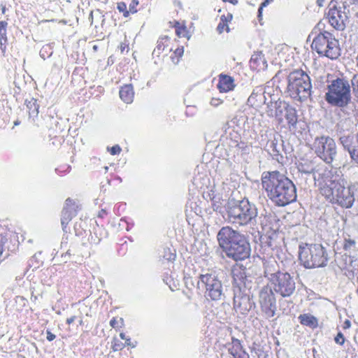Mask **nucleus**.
<instances>
[{
    "label": "nucleus",
    "instance_id": "nucleus-15",
    "mask_svg": "<svg viewBox=\"0 0 358 358\" xmlns=\"http://www.w3.org/2000/svg\"><path fill=\"white\" fill-rule=\"evenodd\" d=\"M299 172L305 174H313L314 180H322V173L319 172V169H316V166L314 165L313 162L311 161H304L303 162H300L297 166Z\"/></svg>",
    "mask_w": 358,
    "mask_h": 358
},
{
    "label": "nucleus",
    "instance_id": "nucleus-28",
    "mask_svg": "<svg viewBox=\"0 0 358 358\" xmlns=\"http://www.w3.org/2000/svg\"><path fill=\"white\" fill-rule=\"evenodd\" d=\"M356 248V241L350 238V235H348L344 238L343 249L345 250H353Z\"/></svg>",
    "mask_w": 358,
    "mask_h": 358
},
{
    "label": "nucleus",
    "instance_id": "nucleus-25",
    "mask_svg": "<svg viewBox=\"0 0 358 358\" xmlns=\"http://www.w3.org/2000/svg\"><path fill=\"white\" fill-rule=\"evenodd\" d=\"M8 23L5 21H0V45L3 52L6 50V43L7 42L6 27Z\"/></svg>",
    "mask_w": 358,
    "mask_h": 358
},
{
    "label": "nucleus",
    "instance_id": "nucleus-37",
    "mask_svg": "<svg viewBox=\"0 0 358 358\" xmlns=\"http://www.w3.org/2000/svg\"><path fill=\"white\" fill-rule=\"evenodd\" d=\"M121 150V148L118 145H115L110 149V152L112 155H115L119 154Z\"/></svg>",
    "mask_w": 358,
    "mask_h": 358
},
{
    "label": "nucleus",
    "instance_id": "nucleus-20",
    "mask_svg": "<svg viewBox=\"0 0 358 358\" xmlns=\"http://www.w3.org/2000/svg\"><path fill=\"white\" fill-rule=\"evenodd\" d=\"M229 352L234 357V358H248V355L243 350V347L241 343L238 339L233 338L232 342L231 343V346H229Z\"/></svg>",
    "mask_w": 358,
    "mask_h": 358
},
{
    "label": "nucleus",
    "instance_id": "nucleus-22",
    "mask_svg": "<svg viewBox=\"0 0 358 358\" xmlns=\"http://www.w3.org/2000/svg\"><path fill=\"white\" fill-rule=\"evenodd\" d=\"M134 96V92L131 85H126L120 90V99L127 103H130L133 101Z\"/></svg>",
    "mask_w": 358,
    "mask_h": 358
},
{
    "label": "nucleus",
    "instance_id": "nucleus-4",
    "mask_svg": "<svg viewBox=\"0 0 358 358\" xmlns=\"http://www.w3.org/2000/svg\"><path fill=\"white\" fill-rule=\"evenodd\" d=\"M227 211L230 222L239 225H247L256 222L258 210L255 203L248 199L231 200L228 202Z\"/></svg>",
    "mask_w": 358,
    "mask_h": 358
},
{
    "label": "nucleus",
    "instance_id": "nucleus-26",
    "mask_svg": "<svg viewBox=\"0 0 358 358\" xmlns=\"http://www.w3.org/2000/svg\"><path fill=\"white\" fill-rule=\"evenodd\" d=\"M167 37L159 38L157 42V46L154 49L152 54L159 57L166 47L167 45L166 43L167 42Z\"/></svg>",
    "mask_w": 358,
    "mask_h": 358
},
{
    "label": "nucleus",
    "instance_id": "nucleus-9",
    "mask_svg": "<svg viewBox=\"0 0 358 358\" xmlns=\"http://www.w3.org/2000/svg\"><path fill=\"white\" fill-rule=\"evenodd\" d=\"M311 47L318 55L331 59H336L341 55L338 40L328 31L320 32L315 36Z\"/></svg>",
    "mask_w": 358,
    "mask_h": 358
},
{
    "label": "nucleus",
    "instance_id": "nucleus-34",
    "mask_svg": "<svg viewBox=\"0 0 358 358\" xmlns=\"http://www.w3.org/2000/svg\"><path fill=\"white\" fill-rule=\"evenodd\" d=\"M334 341L337 344L343 345L345 343V337L341 332H338L336 336L334 338Z\"/></svg>",
    "mask_w": 358,
    "mask_h": 358
},
{
    "label": "nucleus",
    "instance_id": "nucleus-41",
    "mask_svg": "<svg viewBox=\"0 0 358 358\" xmlns=\"http://www.w3.org/2000/svg\"><path fill=\"white\" fill-rule=\"evenodd\" d=\"M136 344H137V342H134V343H131L130 341V338H127L126 340H125V344L124 345H128V346H131V348H135L136 346Z\"/></svg>",
    "mask_w": 358,
    "mask_h": 358
},
{
    "label": "nucleus",
    "instance_id": "nucleus-16",
    "mask_svg": "<svg viewBox=\"0 0 358 358\" xmlns=\"http://www.w3.org/2000/svg\"><path fill=\"white\" fill-rule=\"evenodd\" d=\"M270 106H273L275 112L271 111L269 117H275L280 122L282 121V117L285 115L289 105L285 101L278 100L270 102Z\"/></svg>",
    "mask_w": 358,
    "mask_h": 358
},
{
    "label": "nucleus",
    "instance_id": "nucleus-27",
    "mask_svg": "<svg viewBox=\"0 0 358 358\" xmlns=\"http://www.w3.org/2000/svg\"><path fill=\"white\" fill-rule=\"evenodd\" d=\"M27 107L29 110V116H37L38 114V105L36 99H31L27 101Z\"/></svg>",
    "mask_w": 358,
    "mask_h": 358
},
{
    "label": "nucleus",
    "instance_id": "nucleus-55",
    "mask_svg": "<svg viewBox=\"0 0 358 358\" xmlns=\"http://www.w3.org/2000/svg\"><path fill=\"white\" fill-rule=\"evenodd\" d=\"M236 276H238V274H236L235 271H234V278L235 280H236Z\"/></svg>",
    "mask_w": 358,
    "mask_h": 358
},
{
    "label": "nucleus",
    "instance_id": "nucleus-47",
    "mask_svg": "<svg viewBox=\"0 0 358 358\" xmlns=\"http://www.w3.org/2000/svg\"><path fill=\"white\" fill-rule=\"evenodd\" d=\"M116 324H117V320H115V318H113V319L110 321V325L113 328H115V327H116Z\"/></svg>",
    "mask_w": 358,
    "mask_h": 358
},
{
    "label": "nucleus",
    "instance_id": "nucleus-57",
    "mask_svg": "<svg viewBox=\"0 0 358 358\" xmlns=\"http://www.w3.org/2000/svg\"><path fill=\"white\" fill-rule=\"evenodd\" d=\"M79 324H80V325H82V324H83V320H80L79 321Z\"/></svg>",
    "mask_w": 358,
    "mask_h": 358
},
{
    "label": "nucleus",
    "instance_id": "nucleus-2",
    "mask_svg": "<svg viewBox=\"0 0 358 358\" xmlns=\"http://www.w3.org/2000/svg\"><path fill=\"white\" fill-rule=\"evenodd\" d=\"M262 185L267 196L278 206H285L296 199L294 184L279 171L264 172Z\"/></svg>",
    "mask_w": 358,
    "mask_h": 358
},
{
    "label": "nucleus",
    "instance_id": "nucleus-1",
    "mask_svg": "<svg viewBox=\"0 0 358 358\" xmlns=\"http://www.w3.org/2000/svg\"><path fill=\"white\" fill-rule=\"evenodd\" d=\"M319 186L320 194L331 204L345 208L353 206L357 185L348 184L341 171L324 169L322 182H319Z\"/></svg>",
    "mask_w": 358,
    "mask_h": 358
},
{
    "label": "nucleus",
    "instance_id": "nucleus-6",
    "mask_svg": "<svg viewBox=\"0 0 358 358\" xmlns=\"http://www.w3.org/2000/svg\"><path fill=\"white\" fill-rule=\"evenodd\" d=\"M325 100L332 106L347 107L352 100L350 85L344 78H336L328 85Z\"/></svg>",
    "mask_w": 358,
    "mask_h": 358
},
{
    "label": "nucleus",
    "instance_id": "nucleus-31",
    "mask_svg": "<svg viewBox=\"0 0 358 358\" xmlns=\"http://www.w3.org/2000/svg\"><path fill=\"white\" fill-rule=\"evenodd\" d=\"M51 50V47L49 45H44L40 51V56L45 59L46 57H50L52 52Z\"/></svg>",
    "mask_w": 358,
    "mask_h": 358
},
{
    "label": "nucleus",
    "instance_id": "nucleus-40",
    "mask_svg": "<svg viewBox=\"0 0 358 358\" xmlns=\"http://www.w3.org/2000/svg\"><path fill=\"white\" fill-rule=\"evenodd\" d=\"M222 101L217 99H212L210 101V104L213 106H217L222 103Z\"/></svg>",
    "mask_w": 358,
    "mask_h": 358
},
{
    "label": "nucleus",
    "instance_id": "nucleus-43",
    "mask_svg": "<svg viewBox=\"0 0 358 358\" xmlns=\"http://www.w3.org/2000/svg\"><path fill=\"white\" fill-rule=\"evenodd\" d=\"M174 54L180 57L183 54V48L176 49Z\"/></svg>",
    "mask_w": 358,
    "mask_h": 358
},
{
    "label": "nucleus",
    "instance_id": "nucleus-38",
    "mask_svg": "<svg viewBox=\"0 0 358 358\" xmlns=\"http://www.w3.org/2000/svg\"><path fill=\"white\" fill-rule=\"evenodd\" d=\"M273 0H264L262 3L260 7L259 8L258 13L259 16L262 15V9L264 7L267 6L271 2H272Z\"/></svg>",
    "mask_w": 358,
    "mask_h": 358
},
{
    "label": "nucleus",
    "instance_id": "nucleus-36",
    "mask_svg": "<svg viewBox=\"0 0 358 358\" xmlns=\"http://www.w3.org/2000/svg\"><path fill=\"white\" fill-rule=\"evenodd\" d=\"M226 28L227 31H229V27L227 24L220 22L217 25V30L219 33H222Z\"/></svg>",
    "mask_w": 358,
    "mask_h": 358
},
{
    "label": "nucleus",
    "instance_id": "nucleus-58",
    "mask_svg": "<svg viewBox=\"0 0 358 358\" xmlns=\"http://www.w3.org/2000/svg\"><path fill=\"white\" fill-rule=\"evenodd\" d=\"M93 49L94 50H96L97 49V46L96 45H94Z\"/></svg>",
    "mask_w": 358,
    "mask_h": 358
},
{
    "label": "nucleus",
    "instance_id": "nucleus-3",
    "mask_svg": "<svg viewBox=\"0 0 358 358\" xmlns=\"http://www.w3.org/2000/svg\"><path fill=\"white\" fill-rule=\"evenodd\" d=\"M220 246L226 255L236 262L250 257V245L244 235L230 227H222L217 233Z\"/></svg>",
    "mask_w": 358,
    "mask_h": 358
},
{
    "label": "nucleus",
    "instance_id": "nucleus-46",
    "mask_svg": "<svg viewBox=\"0 0 358 358\" xmlns=\"http://www.w3.org/2000/svg\"><path fill=\"white\" fill-rule=\"evenodd\" d=\"M75 320H76V316H72L66 320V323L68 324H71V323H73L75 321Z\"/></svg>",
    "mask_w": 358,
    "mask_h": 358
},
{
    "label": "nucleus",
    "instance_id": "nucleus-51",
    "mask_svg": "<svg viewBox=\"0 0 358 358\" xmlns=\"http://www.w3.org/2000/svg\"><path fill=\"white\" fill-rule=\"evenodd\" d=\"M324 0H317V3L319 6L322 7L323 6Z\"/></svg>",
    "mask_w": 358,
    "mask_h": 358
},
{
    "label": "nucleus",
    "instance_id": "nucleus-8",
    "mask_svg": "<svg viewBox=\"0 0 358 358\" xmlns=\"http://www.w3.org/2000/svg\"><path fill=\"white\" fill-rule=\"evenodd\" d=\"M197 285L208 300L221 301L224 298L222 281L214 271H208L206 273L200 274Z\"/></svg>",
    "mask_w": 358,
    "mask_h": 358
},
{
    "label": "nucleus",
    "instance_id": "nucleus-56",
    "mask_svg": "<svg viewBox=\"0 0 358 358\" xmlns=\"http://www.w3.org/2000/svg\"><path fill=\"white\" fill-rule=\"evenodd\" d=\"M176 33H177V34H178V36H180V31H179V30L176 29Z\"/></svg>",
    "mask_w": 358,
    "mask_h": 358
},
{
    "label": "nucleus",
    "instance_id": "nucleus-54",
    "mask_svg": "<svg viewBox=\"0 0 358 358\" xmlns=\"http://www.w3.org/2000/svg\"><path fill=\"white\" fill-rule=\"evenodd\" d=\"M2 13H4L6 11V7L4 6H1Z\"/></svg>",
    "mask_w": 358,
    "mask_h": 358
},
{
    "label": "nucleus",
    "instance_id": "nucleus-35",
    "mask_svg": "<svg viewBox=\"0 0 358 358\" xmlns=\"http://www.w3.org/2000/svg\"><path fill=\"white\" fill-rule=\"evenodd\" d=\"M138 5V0H132L129 4V13H136L137 12L136 7Z\"/></svg>",
    "mask_w": 358,
    "mask_h": 358
},
{
    "label": "nucleus",
    "instance_id": "nucleus-50",
    "mask_svg": "<svg viewBox=\"0 0 358 358\" xmlns=\"http://www.w3.org/2000/svg\"><path fill=\"white\" fill-rule=\"evenodd\" d=\"M224 1H228L231 3H232L233 5H236L238 3V1L237 0H224Z\"/></svg>",
    "mask_w": 358,
    "mask_h": 358
},
{
    "label": "nucleus",
    "instance_id": "nucleus-29",
    "mask_svg": "<svg viewBox=\"0 0 358 358\" xmlns=\"http://www.w3.org/2000/svg\"><path fill=\"white\" fill-rule=\"evenodd\" d=\"M358 0H332L337 5L342 7V8L350 10V6L353 5Z\"/></svg>",
    "mask_w": 358,
    "mask_h": 358
},
{
    "label": "nucleus",
    "instance_id": "nucleus-42",
    "mask_svg": "<svg viewBox=\"0 0 358 358\" xmlns=\"http://www.w3.org/2000/svg\"><path fill=\"white\" fill-rule=\"evenodd\" d=\"M55 338V334H53L52 333H51L50 331H47V339H48L49 341H53Z\"/></svg>",
    "mask_w": 358,
    "mask_h": 358
},
{
    "label": "nucleus",
    "instance_id": "nucleus-52",
    "mask_svg": "<svg viewBox=\"0 0 358 358\" xmlns=\"http://www.w3.org/2000/svg\"><path fill=\"white\" fill-rule=\"evenodd\" d=\"M120 336L122 340H126L127 338L124 333H120Z\"/></svg>",
    "mask_w": 358,
    "mask_h": 358
},
{
    "label": "nucleus",
    "instance_id": "nucleus-14",
    "mask_svg": "<svg viewBox=\"0 0 358 358\" xmlns=\"http://www.w3.org/2000/svg\"><path fill=\"white\" fill-rule=\"evenodd\" d=\"M255 306L250 295L243 294L241 292L235 294L234 297V308L237 313L246 315Z\"/></svg>",
    "mask_w": 358,
    "mask_h": 358
},
{
    "label": "nucleus",
    "instance_id": "nucleus-30",
    "mask_svg": "<svg viewBox=\"0 0 358 358\" xmlns=\"http://www.w3.org/2000/svg\"><path fill=\"white\" fill-rule=\"evenodd\" d=\"M261 92L262 89L260 88H257L256 90H254L248 99V103L250 104L251 106L255 105L256 97L258 96V94L261 96Z\"/></svg>",
    "mask_w": 358,
    "mask_h": 358
},
{
    "label": "nucleus",
    "instance_id": "nucleus-24",
    "mask_svg": "<svg viewBox=\"0 0 358 358\" xmlns=\"http://www.w3.org/2000/svg\"><path fill=\"white\" fill-rule=\"evenodd\" d=\"M299 320L301 324L308 326L313 329L316 328L318 325L317 318L310 314L300 315Z\"/></svg>",
    "mask_w": 358,
    "mask_h": 358
},
{
    "label": "nucleus",
    "instance_id": "nucleus-23",
    "mask_svg": "<svg viewBox=\"0 0 358 358\" xmlns=\"http://www.w3.org/2000/svg\"><path fill=\"white\" fill-rule=\"evenodd\" d=\"M285 116L289 124V129H294L298 121L296 109L289 106L287 110L286 111Z\"/></svg>",
    "mask_w": 358,
    "mask_h": 358
},
{
    "label": "nucleus",
    "instance_id": "nucleus-59",
    "mask_svg": "<svg viewBox=\"0 0 358 358\" xmlns=\"http://www.w3.org/2000/svg\"><path fill=\"white\" fill-rule=\"evenodd\" d=\"M19 122L17 121L15 122V125H18Z\"/></svg>",
    "mask_w": 358,
    "mask_h": 358
},
{
    "label": "nucleus",
    "instance_id": "nucleus-17",
    "mask_svg": "<svg viewBox=\"0 0 358 358\" xmlns=\"http://www.w3.org/2000/svg\"><path fill=\"white\" fill-rule=\"evenodd\" d=\"M72 201L70 199H67L65 202V207L62 212L61 224L62 226L63 231L66 232V227L69 222L71 220L73 216H75L74 210L69 207Z\"/></svg>",
    "mask_w": 358,
    "mask_h": 358
},
{
    "label": "nucleus",
    "instance_id": "nucleus-39",
    "mask_svg": "<svg viewBox=\"0 0 358 358\" xmlns=\"http://www.w3.org/2000/svg\"><path fill=\"white\" fill-rule=\"evenodd\" d=\"M232 19V15L230 13H228L227 15H222L220 17V22H224L225 24H227L228 22H229Z\"/></svg>",
    "mask_w": 358,
    "mask_h": 358
},
{
    "label": "nucleus",
    "instance_id": "nucleus-49",
    "mask_svg": "<svg viewBox=\"0 0 358 358\" xmlns=\"http://www.w3.org/2000/svg\"><path fill=\"white\" fill-rule=\"evenodd\" d=\"M350 325H351L350 322L348 320H347L344 322L343 328L344 329L350 328Z\"/></svg>",
    "mask_w": 358,
    "mask_h": 358
},
{
    "label": "nucleus",
    "instance_id": "nucleus-45",
    "mask_svg": "<svg viewBox=\"0 0 358 358\" xmlns=\"http://www.w3.org/2000/svg\"><path fill=\"white\" fill-rule=\"evenodd\" d=\"M175 257H176V255L174 253H171L170 252L169 253V257H166V259H168L169 261H172V260H174L175 259Z\"/></svg>",
    "mask_w": 358,
    "mask_h": 358
},
{
    "label": "nucleus",
    "instance_id": "nucleus-18",
    "mask_svg": "<svg viewBox=\"0 0 358 358\" xmlns=\"http://www.w3.org/2000/svg\"><path fill=\"white\" fill-rule=\"evenodd\" d=\"M217 87L222 92H227L233 90L235 87L234 78L227 75H220Z\"/></svg>",
    "mask_w": 358,
    "mask_h": 358
},
{
    "label": "nucleus",
    "instance_id": "nucleus-21",
    "mask_svg": "<svg viewBox=\"0 0 358 358\" xmlns=\"http://www.w3.org/2000/svg\"><path fill=\"white\" fill-rule=\"evenodd\" d=\"M282 145L279 143L276 138L271 141L267 144V149L269 154L276 160L279 161V156L282 157L281 150Z\"/></svg>",
    "mask_w": 358,
    "mask_h": 358
},
{
    "label": "nucleus",
    "instance_id": "nucleus-10",
    "mask_svg": "<svg viewBox=\"0 0 358 358\" xmlns=\"http://www.w3.org/2000/svg\"><path fill=\"white\" fill-rule=\"evenodd\" d=\"M312 150L327 164H331L337 155L336 142L329 136H317L313 143Z\"/></svg>",
    "mask_w": 358,
    "mask_h": 358
},
{
    "label": "nucleus",
    "instance_id": "nucleus-32",
    "mask_svg": "<svg viewBox=\"0 0 358 358\" xmlns=\"http://www.w3.org/2000/svg\"><path fill=\"white\" fill-rule=\"evenodd\" d=\"M117 10L123 13L124 17H127L129 15V11L127 9V4L124 2H120L117 3Z\"/></svg>",
    "mask_w": 358,
    "mask_h": 358
},
{
    "label": "nucleus",
    "instance_id": "nucleus-7",
    "mask_svg": "<svg viewBox=\"0 0 358 358\" xmlns=\"http://www.w3.org/2000/svg\"><path fill=\"white\" fill-rule=\"evenodd\" d=\"M287 80V89L294 99L303 101L310 96V78L304 71L298 69L291 72Z\"/></svg>",
    "mask_w": 358,
    "mask_h": 358
},
{
    "label": "nucleus",
    "instance_id": "nucleus-44",
    "mask_svg": "<svg viewBox=\"0 0 358 358\" xmlns=\"http://www.w3.org/2000/svg\"><path fill=\"white\" fill-rule=\"evenodd\" d=\"M267 108H268V110H266V113H267L268 116H269V113L271 111L275 112V108H273V106H270V103H268Z\"/></svg>",
    "mask_w": 358,
    "mask_h": 358
},
{
    "label": "nucleus",
    "instance_id": "nucleus-53",
    "mask_svg": "<svg viewBox=\"0 0 358 358\" xmlns=\"http://www.w3.org/2000/svg\"><path fill=\"white\" fill-rule=\"evenodd\" d=\"M125 47H126V46H125V45H124V44H121V45H120V49H121V51H122V52H123V51H124V50L125 49Z\"/></svg>",
    "mask_w": 358,
    "mask_h": 358
},
{
    "label": "nucleus",
    "instance_id": "nucleus-33",
    "mask_svg": "<svg viewBox=\"0 0 358 358\" xmlns=\"http://www.w3.org/2000/svg\"><path fill=\"white\" fill-rule=\"evenodd\" d=\"M124 347V344H123L122 343L120 342L116 338H115L113 340V346H112L113 351L121 350L122 349H123Z\"/></svg>",
    "mask_w": 358,
    "mask_h": 358
},
{
    "label": "nucleus",
    "instance_id": "nucleus-13",
    "mask_svg": "<svg viewBox=\"0 0 358 358\" xmlns=\"http://www.w3.org/2000/svg\"><path fill=\"white\" fill-rule=\"evenodd\" d=\"M259 303L266 318L273 317L277 309L275 295L271 287H263L259 294Z\"/></svg>",
    "mask_w": 358,
    "mask_h": 358
},
{
    "label": "nucleus",
    "instance_id": "nucleus-5",
    "mask_svg": "<svg viewBox=\"0 0 358 358\" xmlns=\"http://www.w3.org/2000/svg\"><path fill=\"white\" fill-rule=\"evenodd\" d=\"M299 257L301 264L306 268L324 267L329 261L327 250L321 244H301Z\"/></svg>",
    "mask_w": 358,
    "mask_h": 358
},
{
    "label": "nucleus",
    "instance_id": "nucleus-12",
    "mask_svg": "<svg viewBox=\"0 0 358 358\" xmlns=\"http://www.w3.org/2000/svg\"><path fill=\"white\" fill-rule=\"evenodd\" d=\"M329 6L327 18L329 24L336 30H344L349 22L350 10L342 8L333 1H331Z\"/></svg>",
    "mask_w": 358,
    "mask_h": 358
},
{
    "label": "nucleus",
    "instance_id": "nucleus-11",
    "mask_svg": "<svg viewBox=\"0 0 358 358\" xmlns=\"http://www.w3.org/2000/svg\"><path fill=\"white\" fill-rule=\"evenodd\" d=\"M277 294L282 297H289L296 289V282L293 276L288 273L278 271L271 273L268 277Z\"/></svg>",
    "mask_w": 358,
    "mask_h": 358
},
{
    "label": "nucleus",
    "instance_id": "nucleus-48",
    "mask_svg": "<svg viewBox=\"0 0 358 358\" xmlns=\"http://www.w3.org/2000/svg\"><path fill=\"white\" fill-rule=\"evenodd\" d=\"M70 255L71 253L69 252V250H68L64 255H62V257H64V261L66 262Z\"/></svg>",
    "mask_w": 358,
    "mask_h": 358
},
{
    "label": "nucleus",
    "instance_id": "nucleus-19",
    "mask_svg": "<svg viewBox=\"0 0 358 358\" xmlns=\"http://www.w3.org/2000/svg\"><path fill=\"white\" fill-rule=\"evenodd\" d=\"M250 65L252 69L257 71L265 69L267 64L264 55L262 52L253 54L250 60Z\"/></svg>",
    "mask_w": 358,
    "mask_h": 358
}]
</instances>
